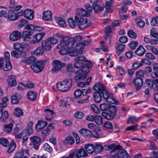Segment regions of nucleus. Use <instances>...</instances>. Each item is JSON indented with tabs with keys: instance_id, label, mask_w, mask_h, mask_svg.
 Returning <instances> with one entry per match:
<instances>
[{
	"instance_id": "nucleus-1",
	"label": "nucleus",
	"mask_w": 158,
	"mask_h": 158,
	"mask_svg": "<svg viewBox=\"0 0 158 158\" xmlns=\"http://www.w3.org/2000/svg\"><path fill=\"white\" fill-rule=\"evenodd\" d=\"M90 13L88 12L85 9H79L75 17V20L78 23V28L81 29H83L90 25V23L88 21L86 18L84 17L89 16Z\"/></svg>"
},
{
	"instance_id": "nucleus-2",
	"label": "nucleus",
	"mask_w": 158,
	"mask_h": 158,
	"mask_svg": "<svg viewBox=\"0 0 158 158\" xmlns=\"http://www.w3.org/2000/svg\"><path fill=\"white\" fill-rule=\"evenodd\" d=\"M92 65V63L89 61L86 63L85 67L75 72L76 75L74 78V80L76 81L84 80L86 77V74L90 71Z\"/></svg>"
},
{
	"instance_id": "nucleus-3",
	"label": "nucleus",
	"mask_w": 158,
	"mask_h": 158,
	"mask_svg": "<svg viewBox=\"0 0 158 158\" xmlns=\"http://www.w3.org/2000/svg\"><path fill=\"white\" fill-rule=\"evenodd\" d=\"M72 85V81L70 79H65L56 84L58 89L62 92L68 91L70 89Z\"/></svg>"
},
{
	"instance_id": "nucleus-4",
	"label": "nucleus",
	"mask_w": 158,
	"mask_h": 158,
	"mask_svg": "<svg viewBox=\"0 0 158 158\" xmlns=\"http://www.w3.org/2000/svg\"><path fill=\"white\" fill-rule=\"evenodd\" d=\"M44 61L40 60L34 63L31 66V68L35 73H39L42 71L44 66Z\"/></svg>"
},
{
	"instance_id": "nucleus-5",
	"label": "nucleus",
	"mask_w": 158,
	"mask_h": 158,
	"mask_svg": "<svg viewBox=\"0 0 158 158\" xmlns=\"http://www.w3.org/2000/svg\"><path fill=\"white\" fill-rule=\"evenodd\" d=\"M53 64L54 66L52 69L51 71L52 73H54L60 70L64 66L65 64L60 61L55 60L53 61Z\"/></svg>"
},
{
	"instance_id": "nucleus-6",
	"label": "nucleus",
	"mask_w": 158,
	"mask_h": 158,
	"mask_svg": "<svg viewBox=\"0 0 158 158\" xmlns=\"http://www.w3.org/2000/svg\"><path fill=\"white\" fill-rule=\"evenodd\" d=\"M34 148L36 150L39 149L41 143V138L37 136H34L30 137Z\"/></svg>"
},
{
	"instance_id": "nucleus-7",
	"label": "nucleus",
	"mask_w": 158,
	"mask_h": 158,
	"mask_svg": "<svg viewBox=\"0 0 158 158\" xmlns=\"http://www.w3.org/2000/svg\"><path fill=\"white\" fill-rule=\"evenodd\" d=\"M21 36L22 33L21 32L15 30L10 35V39L12 41H16L19 40L21 38Z\"/></svg>"
},
{
	"instance_id": "nucleus-8",
	"label": "nucleus",
	"mask_w": 158,
	"mask_h": 158,
	"mask_svg": "<svg viewBox=\"0 0 158 158\" xmlns=\"http://www.w3.org/2000/svg\"><path fill=\"white\" fill-rule=\"evenodd\" d=\"M133 83L135 85L136 90L138 91L143 85V80L141 77H136L134 79Z\"/></svg>"
},
{
	"instance_id": "nucleus-9",
	"label": "nucleus",
	"mask_w": 158,
	"mask_h": 158,
	"mask_svg": "<svg viewBox=\"0 0 158 158\" xmlns=\"http://www.w3.org/2000/svg\"><path fill=\"white\" fill-rule=\"evenodd\" d=\"M72 153H74V156L75 155L77 158L85 157L87 156V153L83 148H80L78 150H76Z\"/></svg>"
},
{
	"instance_id": "nucleus-10",
	"label": "nucleus",
	"mask_w": 158,
	"mask_h": 158,
	"mask_svg": "<svg viewBox=\"0 0 158 158\" xmlns=\"http://www.w3.org/2000/svg\"><path fill=\"white\" fill-rule=\"evenodd\" d=\"M45 35L44 32L37 34L34 36L33 39L31 41L32 44H35L40 42Z\"/></svg>"
},
{
	"instance_id": "nucleus-11",
	"label": "nucleus",
	"mask_w": 158,
	"mask_h": 158,
	"mask_svg": "<svg viewBox=\"0 0 158 158\" xmlns=\"http://www.w3.org/2000/svg\"><path fill=\"white\" fill-rule=\"evenodd\" d=\"M93 89L99 93L103 92L105 89V86L100 82H98L95 83L93 87Z\"/></svg>"
},
{
	"instance_id": "nucleus-12",
	"label": "nucleus",
	"mask_w": 158,
	"mask_h": 158,
	"mask_svg": "<svg viewBox=\"0 0 158 158\" xmlns=\"http://www.w3.org/2000/svg\"><path fill=\"white\" fill-rule=\"evenodd\" d=\"M33 34L32 31H25L22 33V37L25 41H28L31 38V36Z\"/></svg>"
},
{
	"instance_id": "nucleus-13",
	"label": "nucleus",
	"mask_w": 158,
	"mask_h": 158,
	"mask_svg": "<svg viewBox=\"0 0 158 158\" xmlns=\"http://www.w3.org/2000/svg\"><path fill=\"white\" fill-rule=\"evenodd\" d=\"M8 85L10 86L13 87L16 85L17 83L15 79V77L14 75L9 76L8 79Z\"/></svg>"
},
{
	"instance_id": "nucleus-14",
	"label": "nucleus",
	"mask_w": 158,
	"mask_h": 158,
	"mask_svg": "<svg viewBox=\"0 0 158 158\" xmlns=\"http://www.w3.org/2000/svg\"><path fill=\"white\" fill-rule=\"evenodd\" d=\"M80 133L86 138H89L92 135L91 132L89 130L82 128L79 131Z\"/></svg>"
},
{
	"instance_id": "nucleus-15",
	"label": "nucleus",
	"mask_w": 158,
	"mask_h": 158,
	"mask_svg": "<svg viewBox=\"0 0 158 158\" xmlns=\"http://www.w3.org/2000/svg\"><path fill=\"white\" fill-rule=\"evenodd\" d=\"M43 19L45 21H49L52 19V13L49 10L44 11L43 14Z\"/></svg>"
},
{
	"instance_id": "nucleus-16",
	"label": "nucleus",
	"mask_w": 158,
	"mask_h": 158,
	"mask_svg": "<svg viewBox=\"0 0 158 158\" xmlns=\"http://www.w3.org/2000/svg\"><path fill=\"white\" fill-rule=\"evenodd\" d=\"M33 11L29 9L25 10V16L26 18L30 20H32L34 18Z\"/></svg>"
},
{
	"instance_id": "nucleus-17",
	"label": "nucleus",
	"mask_w": 158,
	"mask_h": 158,
	"mask_svg": "<svg viewBox=\"0 0 158 158\" xmlns=\"http://www.w3.org/2000/svg\"><path fill=\"white\" fill-rule=\"evenodd\" d=\"M42 48L44 50L49 51L52 48L50 43L48 40H43L41 43Z\"/></svg>"
},
{
	"instance_id": "nucleus-18",
	"label": "nucleus",
	"mask_w": 158,
	"mask_h": 158,
	"mask_svg": "<svg viewBox=\"0 0 158 158\" xmlns=\"http://www.w3.org/2000/svg\"><path fill=\"white\" fill-rule=\"evenodd\" d=\"M109 150L112 149V150L110 152V153L114 152L115 151L118 150V152H119V150H121V146L119 145H115L113 143H112L108 146Z\"/></svg>"
},
{
	"instance_id": "nucleus-19",
	"label": "nucleus",
	"mask_w": 158,
	"mask_h": 158,
	"mask_svg": "<svg viewBox=\"0 0 158 158\" xmlns=\"http://www.w3.org/2000/svg\"><path fill=\"white\" fill-rule=\"evenodd\" d=\"M70 37L66 36L63 38L60 41V43L56 47V48L60 49L64 46V45L67 43V41L70 39Z\"/></svg>"
},
{
	"instance_id": "nucleus-20",
	"label": "nucleus",
	"mask_w": 158,
	"mask_h": 158,
	"mask_svg": "<svg viewBox=\"0 0 158 158\" xmlns=\"http://www.w3.org/2000/svg\"><path fill=\"white\" fill-rule=\"evenodd\" d=\"M9 114L8 112L6 110L3 113V109L0 108V119L4 122L5 121L8 117Z\"/></svg>"
},
{
	"instance_id": "nucleus-21",
	"label": "nucleus",
	"mask_w": 158,
	"mask_h": 158,
	"mask_svg": "<svg viewBox=\"0 0 158 158\" xmlns=\"http://www.w3.org/2000/svg\"><path fill=\"white\" fill-rule=\"evenodd\" d=\"M9 114L8 112L6 110L3 113V109L0 108V119L4 122L5 121L8 117Z\"/></svg>"
},
{
	"instance_id": "nucleus-22",
	"label": "nucleus",
	"mask_w": 158,
	"mask_h": 158,
	"mask_svg": "<svg viewBox=\"0 0 158 158\" xmlns=\"http://www.w3.org/2000/svg\"><path fill=\"white\" fill-rule=\"evenodd\" d=\"M21 98L20 94L16 93L11 97V102L13 104H17L19 102V99H21Z\"/></svg>"
},
{
	"instance_id": "nucleus-23",
	"label": "nucleus",
	"mask_w": 158,
	"mask_h": 158,
	"mask_svg": "<svg viewBox=\"0 0 158 158\" xmlns=\"http://www.w3.org/2000/svg\"><path fill=\"white\" fill-rule=\"evenodd\" d=\"M85 149L89 153L92 154L95 152V147L93 144H87L85 145Z\"/></svg>"
},
{
	"instance_id": "nucleus-24",
	"label": "nucleus",
	"mask_w": 158,
	"mask_h": 158,
	"mask_svg": "<svg viewBox=\"0 0 158 158\" xmlns=\"http://www.w3.org/2000/svg\"><path fill=\"white\" fill-rule=\"evenodd\" d=\"M45 112V118L48 121H50L52 119V116L53 112L52 110L49 109L44 110Z\"/></svg>"
},
{
	"instance_id": "nucleus-25",
	"label": "nucleus",
	"mask_w": 158,
	"mask_h": 158,
	"mask_svg": "<svg viewBox=\"0 0 158 158\" xmlns=\"http://www.w3.org/2000/svg\"><path fill=\"white\" fill-rule=\"evenodd\" d=\"M8 18L11 21H14L18 19V17L14 11L10 10L8 12Z\"/></svg>"
},
{
	"instance_id": "nucleus-26",
	"label": "nucleus",
	"mask_w": 158,
	"mask_h": 158,
	"mask_svg": "<svg viewBox=\"0 0 158 158\" xmlns=\"http://www.w3.org/2000/svg\"><path fill=\"white\" fill-rule=\"evenodd\" d=\"M47 124V122L45 121H38V124L35 126V128L37 130H40L45 127Z\"/></svg>"
},
{
	"instance_id": "nucleus-27",
	"label": "nucleus",
	"mask_w": 158,
	"mask_h": 158,
	"mask_svg": "<svg viewBox=\"0 0 158 158\" xmlns=\"http://www.w3.org/2000/svg\"><path fill=\"white\" fill-rule=\"evenodd\" d=\"M92 7L95 14H98L100 11H102L104 10V8L100 6L97 3H94L92 5Z\"/></svg>"
},
{
	"instance_id": "nucleus-28",
	"label": "nucleus",
	"mask_w": 158,
	"mask_h": 158,
	"mask_svg": "<svg viewBox=\"0 0 158 158\" xmlns=\"http://www.w3.org/2000/svg\"><path fill=\"white\" fill-rule=\"evenodd\" d=\"M101 94V93L96 92L93 94V96L94 100L97 103H99L102 99Z\"/></svg>"
},
{
	"instance_id": "nucleus-29",
	"label": "nucleus",
	"mask_w": 158,
	"mask_h": 158,
	"mask_svg": "<svg viewBox=\"0 0 158 158\" xmlns=\"http://www.w3.org/2000/svg\"><path fill=\"white\" fill-rule=\"evenodd\" d=\"M75 50L77 51L79 54H81L83 53V50L84 48V46L82 44L79 43L77 44L74 47Z\"/></svg>"
},
{
	"instance_id": "nucleus-30",
	"label": "nucleus",
	"mask_w": 158,
	"mask_h": 158,
	"mask_svg": "<svg viewBox=\"0 0 158 158\" xmlns=\"http://www.w3.org/2000/svg\"><path fill=\"white\" fill-rule=\"evenodd\" d=\"M106 100V102L110 103L116 104H118L119 103V102L118 101L115 100L112 94H110V96H109V97Z\"/></svg>"
},
{
	"instance_id": "nucleus-31",
	"label": "nucleus",
	"mask_w": 158,
	"mask_h": 158,
	"mask_svg": "<svg viewBox=\"0 0 158 158\" xmlns=\"http://www.w3.org/2000/svg\"><path fill=\"white\" fill-rule=\"evenodd\" d=\"M28 99L32 101H34L35 100L37 94L36 93L32 91L29 92L27 94Z\"/></svg>"
},
{
	"instance_id": "nucleus-32",
	"label": "nucleus",
	"mask_w": 158,
	"mask_h": 158,
	"mask_svg": "<svg viewBox=\"0 0 158 158\" xmlns=\"http://www.w3.org/2000/svg\"><path fill=\"white\" fill-rule=\"evenodd\" d=\"M13 124L12 123L4 125L3 127V131L6 133H9L12 130Z\"/></svg>"
},
{
	"instance_id": "nucleus-33",
	"label": "nucleus",
	"mask_w": 158,
	"mask_h": 158,
	"mask_svg": "<svg viewBox=\"0 0 158 158\" xmlns=\"http://www.w3.org/2000/svg\"><path fill=\"white\" fill-rule=\"evenodd\" d=\"M56 20L59 26L62 27H64L66 24L63 18L57 17L56 18Z\"/></svg>"
},
{
	"instance_id": "nucleus-34",
	"label": "nucleus",
	"mask_w": 158,
	"mask_h": 158,
	"mask_svg": "<svg viewBox=\"0 0 158 158\" xmlns=\"http://www.w3.org/2000/svg\"><path fill=\"white\" fill-rule=\"evenodd\" d=\"M145 49L142 46H139L136 50L135 53L140 56L143 55L145 52Z\"/></svg>"
},
{
	"instance_id": "nucleus-35",
	"label": "nucleus",
	"mask_w": 158,
	"mask_h": 158,
	"mask_svg": "<svg viewBox=\"0 0 158 158\" xmlns=\"http://www.w3.org/2000/svg\"><path fill=\"white\" fill-rule=\"evenodd\" d=\"M44 52V49L41 47H39L35 50L31 52V54H34L35 55L38 56L42 55Z\"/></svg>"
},
{
	"instance_id": "nucleus-36",
	"label": "nucleus",
	"mask_w": 158,
	"mask_h": 158,
	"mask_svg": "<svg viewBox=\"0 0 158 158\" xmlns=\"http://www.w3.org/2000/svg\"><path fill=\"white\" fill-rule=\"evenodd\" d=\"M110 105L106 103H103L99 105V108L100 110L102 111H109V108Z\"/></svg>"
},
{
	"instance_id": "nucleus-37",
	"label": "nucleus",
	"mask_w": 158,
	"mask_h": 158,
	"mask_svg": "<svg viewBox=\"0 0 158 158\" xmlns=\"http://www.w3.org/2000/svg\"><path fill=\"white\" fill-rule=\"evenodd\" d=\"M94 118V121L97 125H100L102 123V118L101 116L95 115Z\"/></svg>"
},
{
	"instance_id": "nucleus-38",
	"label": "nucleus",
	"mask_w": 158,
	"mask_h": 158,
	"mask_svg": "<svg viewBox=\"0 0 158 158\" xmlns=\"http://www.w3.org/2000/svg\"><path fill=\"white\" fill-rule=\"evenodd\" d=\"M109 108V110L110 113L114 117L116 115L117 112L116 106L114 105H110Z\"/></svg>"
},
{
	"instance_id": "nucleus-39",
	"label": "nucleus",
	"mask_w": 158,
	"mask_h": 158,
	"mask_svg": "<svg viewBox=\"0 0 158 158\" xmlns=\"http://www.w3.org/2000/svg\"><path fill=\"white\" fill-rule=\"evenodd\" d=\"M24 151L22 150L17 152L13 158H28V156H23Z\"/></svg>"
},
{
	"instance_id": "nucleus-40",
	"label": "nucleus",
	"mask_w": 158,
	"mask_h": 158,
	"mask_svg": "<svg viewBox=\"0 0 158 158\" xmlns=\"http://www.w3.org/2000/svg\"><path fill=\"white\" fill-rule=\"evenodd\" d=\"M14 114L16 117H19L23 115V112L20 108H17L15 110Z\"/></svg>"
},
{
	"instance_id": "nucleus-41",
	"label": "nucleus",
	"mask_w": 158,
	"mask_h": 158,
	"mask_svg": "<svg viewBox=\"0 0 158 158\" xmlns=\"http://www.w3.org/2000/svg\"><path fill=\"white\" fill-rule=\"evenodd\" d=\"M101 115L104 117L105 118L108 120H110L113 119L114 117L110 114L106 112H102L101 113Z\"/></svg>"
},
{
	"instance_id": "nucleus-42",
	"label": "nucleus",
	"mask_w": 158,
	"mask_h": 158,
	"mask_svg": "<svg viewBox=\"0 0 158 158\" xmlns=\"http://www.w3.org/2000/svg\"><path fill=\"white\" fill-rule=\"evenodd\" d=\"M74 142L73 138L70 136L66 137L64 141V142L66 144L69 143L70 145L73 144Z\"/></svg>"
},
{
	"instance_id": "nucleus-43",
	"label": "nucleus",
	"mask_w": 158,
	"mask_h": 158,
	"mask_svg": "<svg viewBox=\"0 0 158 158\" xmlns=\"http://www.w3.org/2000/svg\"><path fill=\"white\" fill-rule=\"evenodd\" d=\"M68 22L69 26L72 28H74L76 26V21H74L72 18H69L68 20Z\"/></svg>"
},
{
	"instance_id": "nucleus-44",
	"label": "nucleus",
	"mask_w": 158,
	"mask_h": 158,
	"mask_svg": "<svg viewBox=\"0 0 158 158\" xmlns=\"http://www.w3.org/2000/svg\"><path fill=\"white\" fill-rule=\"evenodd\" d=\"M75 44V42L72 41H70L68 42L65 44V45H64L63 47H65L69 50H71Z\"/></svg>"
},
{
	"instance_id": "nucleus-45",
	"label": "nucleus",
	"mask_w": 158,
	"mask_h": 158,
	"mask_svg": "<svg viewBox=\"0 0 158 158\" xmlns=\"http://www.w3.org/2000/svg\"><path fill=\"white\" fill-rule=\"evenodd\" d=\"M84 63L80 61H76L74 64V67L76 69L83 68L85 67Z\"/></svg>"
},
{
	"instance_id": "nucleus-46",
	"label": "nucleus",
	"mask_w": 158,
	"mask_h": 158,
	"mask_svg": "<svg viewBox=\"0 0 158 158\" xmlns=\"http://www.w3.org/2000/svg\"><path fill=\"white\" fill-rule=\"evenodd\" d=\"M74 60L76 61H86L87 62L86 63L88 62H89V61H87L85 56L83 55H80L79 56L76 57H75ZM89 62H90V61Z\"/></svg>"
},
{
	"instance_id": "nucleus-47",
	"label": "nucleus",
	"mask_w": 158,
	"mask_h": 158,
	"mask_svg": "<svg viewBox=\"0 0 158 158\" xmlns=\"http://www.w3.org/2000/svg\"><path fill=\"white\" fill-rule=\"evenodd\" d=\"M141 118H136L135 116H131L129 117L128 119V121L129 122V123H134L137 122Z\"/></svg>"
},
{
	"instance_id": "nucleus-48",
	"label": "nucleus",
	"mask_w": 158,
	"mask_h": 158,
	"mask_svg": "<svg viewBox=\"0 0 158 158\" xmlns=\"http://www.w3.org/2000/svg\"><path fill=\"white\" fill-rule=\"evenodd\" d=\"M11 64L10 61H6L5 66L3 68L4 71H7L11 69Z\"/></svg>"
},
{
	"instance_id": "nucleus-49",
	"label": "nucleus",
	"mask_w": 158,
	"mask_h": 158,
	"mask_svg": "<svg viewBox=\"0 0 158 158\" xmlns=\"http://www.w3.org/2000/svg\"><path fill=\"white\" fill-rule=\"evenodd\" d=\"M0 143L5 147H7L9 144L7 139L3 138H0Z\"/></svg>"
},
{
	"instance_id": "nucleus-50",
	"label": "nucleus",
	"mask_w": 158,
	"mask_h": 158,
	"mask_svg": "<svg viewBox=\"0 0 158 158\" xmlns=\"http://www.w3.org/2000/svg\"><path fill=\"white\" fill-rule=\"evenodd\" d=\"M16 147V144L14 142H11L10 146L8 148L7 152L8 153L12 152L15 149Z\"/></svg>"
},
{
	"instance_id": "nucleus-51",
	"label": "nucleus",
	"mask_w": 158,
	"mask_h": 158,
	"mask_svg": "<svg viewBox=\"0 0 158 158\" xmlns=\"http://www.w3.org/2000/svg\"><path fill=\"white\" fill-rule=\"evenodd\" d=\"M95 152L98 153L101 152L103 150V147L101 144H96L95 145Z\"/></svg>"
},
{
	"instance_id": "nucleus-52",
	"label": "nucleus",
	"mask_w": 158,
	"mask_h": 158,
	"mask_svg": "<svg viewBox=\"0 0 158 158\" xmlns=\"http://www.w3.org/2000/svg\"><path fill=\"white\" fill-rule=\"evenodd\" d=\"M138 125L137 124L135 125H132L130 126H129L127 127L125 129V131H137L138 130Z\"/></svg>"
},
{
	"instance_id": "nucleus-53",
	"label": "nucleus",
	"mask_w": 158,
	"mask_h": 158,
	"mask_svg": "<svg viewBox=\"0 0 158 158\" xmlns=\"http://www.w3.org/2000/svg\"><path fill=\"white\" fill-rule=\"evenodd\" d=\"M116 69L117 70H118L119 71L120 74L121 76H123L125 75L126 73V71L123 69V68H122L120 66H117L116 67Z\"/></svg>"
},
{
	"instance_id": "nucleus-54",
	"label": "nucleus",
	"mask_w": 158,
	"mask_h": 158,
	"mask_svg": "<svg viewBox=\"0 0 158 158\" xmlns=\"http://www.w3.org/2000/svg\"><path fill=\"white\" fill-rule=\"evenodd\" d=\"M145 73L143 70H139L137 71L135 75L137 77H143L144 76Z\"/></svg>"
},
{
	"instance_id": "nucleus-55",
	"label": "nucleus",
	"mask_w": 158,
	"mask_h": 158,
	"mask_svg": "<svg viewBox=\"0 0 158 158\" xmlns=\"http://www.w3.org/2000/svg\"><path fill=\"white\" fill-rule=\"evenodd\" d=\"M92 91L90 87H89L87 89H83L82 91V94L84 96H87L88 94H90Z\"/></svg>"
},
{
	"instance_id": "nucleus-56",
	"label": "nucleus",
	"mask_w": 158,
	"mask_h": 158,
	"mask_svg": "<svg viewBox=\"0 0 158 158\" xmlns=\"http://www.w3.org/2000/svg\"><path fill=\"white\" fill-rule=\"evenodd\" d=\"M143 64L141 62H135L132 65L133 69L134 70L137 69L139 68L142 66Z\"/></svg>"
},
{
	"instance_id": "nucleus-57",
	"label": "nucleus",
	"mask_w": 158,
	"mask_h": 158,
	"mask_svg": "<svg viewBox=\"0 0 158 158\" xmlns=\"http://www.w3.org/2000/svg\"><path fill=\"white\" fill-rule=\"evenodd\" d=\"M151 24L153 26H158V16L152 19L151 22Z\"/></svg>"
},
{
	"instance_id": "nucleus-58",
	"label": "nucleus",
	"mask_w": 158,
	"mask_h": 158,
	"mask_svg": "<svg viewBox=\"0 0 158 158\" xmlns=\"http://www.w3.org/2000/svg\"><path fill=\"white\" fill-rule=\"evenodd\" d=\"M44 148L45 150L49 153L51 152L52 151V148L48 143L45 144Z\"/></svg>"
},
{
	"instance_id": "nucleus-59",
	"label": "nucleus",
	"mask_w": 158,
	"mask_h": 158,
	"mask_svg": "<svg viewBox=\"0 0 158 158\" xmlns=\"http://www.w3.org/2000/svg\"><path fill=\"white\" fill-rule=\"evenodd\" d=\"M138 44L137 42L131 41L129 44V46L131 49L132 50H134L135 48L138 46Z\"/></svg>"
},
{
	"instance_id": "nucleus-60",
	"label": "nucleus",
	"mask_w": 158,
	"mask_h": 158,
	"mask_svg": "<svg viewBox=\"0 0 158 158\" xmlns=\"http://www.w3.org/2000/svg\"><path fill=\"white\" fill-rule=\"evenodd\" d=\"M11 55L12 56L15 58H16L18 59L20 58V55L16 50H14L11 52Z\"/></svg>"
},
{
	"instance_id": "nucleus-61",
	"label": "nucleus",
	"mask_w": 158,
	"mask_h": 158,
	"mask_svg": "<svg viewBox=\"0 0 158 158\" xmlns=\"http://www.w3.org/2000/svg\"><path fill=\"white\" fill-rule=\"evenodd\" d=\"M66 69L68 72H73L75 71L74 69L72 64H67L66 66Z\"/></svg>"
},
{
	"instance_id": "nucleus-62",
	"label": "nucleus",
	"mask_w": 158,
	"mask_h": 158,
	"mask_svg": "<svg viewBox=\"0 0 158 158\" xmlns=\"http://www.w3.org/2000/svg\"><path fill=\"white\" fill-rule=\"evenodd\" d=\"M127 35L133 39H135L137 37L136 34L131 30L128 31Z\"/></svg>"
},
{
	"instance_id": "nucleus-63",
	"label": "nucleus",
	"mask_w": 158,
	"mask_h": 158,
	"mask_svg": "<svg viewBox=\"0 0 158 158\" xmlns=\"http://www.w3.org/2000/svg\"><path fill=\"white\" fill-rule=\"evenodd\" d=\"M71 50H69V54L71 56H76L78 55L79 54L78 53L77 51L75 50V48L72 51Z\"/></svg>"
},
{
	"instance_id": "nucleus-64",
	"label": "nucleus",
	"mask_w": 158,
	"mask_h": 158,
	"mask_svg": "<svg viewBox=\"0 0 158 158\" xmlns=\"http://www.w3.org/2000/svg\"><path fill=\"white\" fill-rule=\"evenodd\" d=\"M84 114L82 112H77L74 114L75 117L81 119L84 116Z\"/></svg>"
}]
</instances>
